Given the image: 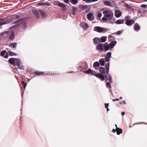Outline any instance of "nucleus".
<instances>
[{
    "instance_id": "1",
    "label": "nucleus",
    "mask_w": 147,
    "mask_h": 147,
    "mask_svg": "<svg viewBox=\"0 0 147 147\" xmlns=\"http://www.w3.org/2000/svg\"><path fill=\"white\" fill-rule=\"evenodd\" d=\"M105 68L104 67H100L99 69V71L100 73L105 75H109V70L110 64L109 63H106L105 65Z\"/></svg>"
},
{
    "instance_id": "2",
    "label": "nucleus",
    "mask_w": 147,
    "mask_h": 147,
    "mask_svg": "<svg viewBox=\"0 0 147 147\" xmlns=\"http://www.w3.org/2000/svg\"><path fill=\"white\" fill-rule=\"evenodd\" d=\"M113 16V12L111 11H110L107 14L104 15L103 17L102 18V20L104 21H106L108 18L109 20H111L112 19Z\"/></svg>"
},
{
    "instance_id": "3",
    "label": "nucleus",
    "mask_w": 147,
    "mask_h": 147,
    "mask_svg": "<svg viewBox=\"0 0 147 147\" xmlns=\"http://www.w3.org/2000/svg\"><path fill=\"white\" fill-rule=\"evenodd\" d=\"M94 30L98 32H105L107 31L106 29L99 26H95L94 29Z\"/></svg>"
},
{
    "instance_id": "4",
    "label": "nucleus",
    "mask_w": 147,
    "mask_h": 147,
    "mask_svg": "<svg viewBox=\"0 0 147 147\" xmlns=\"http://www.w3.org/2000/svg\"><path fill=\"white\" fill-rule=\"evenodd\" d=\"M104 44L100 43L96 46V49L99 51L100 52L103 51Z\"/></svg>"
},
{
    "instance_id": "5",
    "label": "nucleus",
    "mask_w": 147,
    "mask_h": 147,
    "mask_svg": "<svg viewBox=\"0 0 147 147\" xmlns=\"http://www.w3.org/2000/svg\"><path fill=\"white\" fill-rule=\"evenodd\" d=\"M94 75L99 78L101 81H103L105 79L104 76L103 74L101 73H98L97 74H94Z\"/></svg>"
},
{
    "instance_id": "6",
    "label": "nucleus",
    "mask_w": 147,
    "mask_h": 147,
    "mask_svg": "<svg viewBox=\"0 0 147 147\" xmlns=\"http://www.w3.org/2000/svg\"><path fill=\"white\" fill-rule=\"evenodd\" d=\"M111 52H108L105 57V62L106 63H109V59L111 57Z\"/></svg>"
},
{
    "instance_id": "7",
    "label": "nucleus",
    "mask_w": 147,
    "mask_h": 147,
    "mask_svg": "<svg viewBox=\"0 0 147 147\" xmlns=\"http://www.w3.org/2000/svg\"><path fill=\"white\" fill-rule=\"evenodd\" d=\"M1 55L6 59L9 56L8 52L5 50H3L1 52Z\"/></svg>"
},
{
    "instance_id": "8",
    "label": "nucleus",
    "mask_w": 147,
    "mask_h": 147,
    "mask_svg": "<svg viewBox=\"0 0 147 147\" xmlns=\"http://www.w3.org/2000/svg\"><path fill=\"white\" fill-rule=\"evenodd\" d=\"M16 62L15 63V64L18 67V68H19L20 69H22L21 68V67L20 66V65L21 63V61L20 59L18 58H16Z\"/></svg>"
},
{
    "instance_id": "9",
    "label": "nucleus",
    "mask_w": 147,
    "mask_h": 147,
    "mask_svg": "<svg viewBox=\"0 0 147 147\" xmlns=\"http://www.w3.org/2000/svg\"><path fill=\"white\" fill-rule=\"evenodd\" d=\"M87 19L90 20H93L94 19V17L93 15V14L91 13H89L87 15Z\"/></svg>"
},
{
    "instance_id": "10",
    "label": "nucleus",
    "mask_w": 147,
    "mask_h": 147,
    "mask_svg": "<svg viewBox=\"0 0 147 147\" xmlns=\"http://www.w3.org/2000/svg\"><path fill=\"white\" fill-rule=\"evenodd\" d=\"M117 41L115 40H114L112 41L111 42H110L109 45L110 47V51H111V49L114 47L117 44Z\"/></svg>"
},
{
    "instance_id": "11",
    "label": "nucleus",
    "mask_w": 147,
    "mask_h": 147,
    "mask_svg": "<svg viewBox=\"0 0 147 147\" xmlns=\"http://www.w3.org/2000/svg\"><path fill=\"white\" fill-rule=\"evenodd\" d=\"M135 23V21L133 20H127L125 23V24L128 26H130L132 24H134Z\"/></svg>"
},
{
    "instance_id": "12",
    "label": "nucleus",
    "mask_w": 147,
    "mask_h": 147,
    "mask_svg": "<svg viewBox=\"0 0 147 147\" xmlns=\"http://www.w3.org/2000/svg\"><path fill=\"white\" fill-rule=\"evenodd\" d=\"M110 49V47L109 45V44L107 42L104 43L103 50L105 51V52L108 51Z\"/></svg>"
},
{
    "instance_id": "13",
    "label": "nucleus",
    "mask_w": 147,
    "mask_h": 147,
    "mask_svg": "<svg viewBox=\"0 0 147 147\" xmlns=\"http://www.w3.org/2000/svg\"><path fill=\"white\" fill-rule=\"evenodd\" d=\"M80 25L85 30L88 28V24L87 23L84 22L81 23Z\"/></svg>"
},
{
    "instance_id": "14",
    "label": "nucleus",
    "mask_w": 147,
    "mask_h": 147,
    "mask_svg": "<svg viewBox=\"0 0 147 147\" xmlns=\"http://www.w3.org/2000/svg\"><path fill=\"white\" fill-rule=\"evenodd\" d=\"M39 11L42 18H45L46 17V14L41 9H40L39 10Z\"/></svg>"
},
{
    "instance_id": "15",
    "label": "nucleus",
    "mask_w": 147,
    "mask_h": 147,
    "mask_svg": "<svg viewBox=\"0 0 147 147\" xmlns=\"http://www.w3.org/2000/svg\"><path fill=\"white\" fill-rule=\"evenodd\" d=\"M16 58H10L8 60V62L10 64L13 65L15 64Z\"/></svg>"
},
{
    "instance_id": "16",
    "label": "nucleus",
    "mask_w": 147,
    "mask_h": 147,
    "mask_svg": "<svg viewBox=\"0 0 147 147\" xmlns=\"http://www.w3.org/2000/svg\"><path fill=\"white\" fill-rule=\"evenodd\" d=\"M93 42L95 45L97 44L98 42H100V38L95 37L93 39Z\"/></svg>"
},
{
    "instance_id": "17",
    "label": "nucleus",
    "mask_w": 147,
    "mask_h": 147,
    "mask_svg": "<svg viewBox=\"0 0 147 147\" xmlns=\"http://www.w3.org/2000/svg\"><path fill=\"white\" fill-rule=\"evenodd\" d=\"M121 15V13L119 10H116L115 11V16L117 18L120 17Z\"/></svg>"
},
{
    "instance_id": "18",
    "label": "nucleus",
    "mask_w": 147,
    "mask_h": 147,
    "mask_svg": "<svg viewBox=\"0 0 147 147\" xmlns=\"http://www.w3.org/2000/svg\"><path fill=\"white\" fill-rule=\"evenodd\" d=\"M134 30L138 31L139 30L140 28V27L137 23H135L134 25Z\"/></svg>"
},
{
    "instance_id": "19",
    "label": "nucleus",
    "mask_w": 147,
    "mask_h": 147,
    "mask_svg": "<svg viewBox=\"0 0 147 147\" xmlns=\"http://www.w3.org/2000/svg\"><path fill=\"white\" fill-rule=\"evenodd\" d=\"M33 13L36 16L37 18H39V15L38 11L34 9L32 10Z\"/></svg>"
},
{
    "instance_id": "20",
    "label": "nucleus",
    "mask_w": 147,
    "mask_h": 147,
    "mask_svg": "<svg viewBox=\"0 0 147 147\" xmlns=\"http://www.w3.org/2000/svg\"><path fill=\"white\" fill-rule=\"evenodd\" d=\"M7 51L8 55L9 54L10 56H16L17 55L16 53L12 52L10 49H8L7 50Z\"/></svg>"
},
{
    "instance_id": "21",
    "label": "nucleus",
    "mask_w": 147,
    "mask_h": 147,
    "mask_svg": "<svg viewBox=\"0 0 147 147\" xmlns=\"http://www.w3.org/2000/svg\"><path fill=\"white\" fill-rule=\"evenodd\" d=\"M93 72L94 73H96V71H93L90 69H89L86 71H84V72L86 73L87 74H92L94 75V74L93 73Z\"/></svg>"
},
{
    "instance_id": "22",
    "label": "nucleus",
    "mask_w": 147,
    "mask_h": 147,
    "mask_svg": "<svg viewBox=\"0 0 147 147\" xmlns=\"http://www.w3.org/2000/svg\"><path fill=\"white\" fill-rule=\"evenodd\" d=\"M94 67L96 70H98V68L97 69L96 68L100 66V64L98 61L95 62L93 65Z\"/></svg>"
},
{
    "instance_id": "23",
    "label": "nucleus",
    "mask_w": 147,
    "mask_h": 147,
    "mask_svg": "<svg viewBox=\"0 0 147 147\" xmlns=\"http://www.w3.org/2000/svg\"><path fill=\"white\" fill-rule=\"evenodd\" d=\"M124 6L126 7L127 9H130L132 11H134V9L130 6L127 3H124Z\"/></svg>"
},
{
    "instance_id": "24",
    "label": "nucleus",
    "mask_w": 147,
    "mask_h": 147,
    "mask_svg": "<svg viewBox=\"0 0 147 147\" xmlns=\"http://www.w3.org/2000/svg\"><path fill=\"white\" fill-rule=\"evenodd\" d=\"M107 38V37L106 36H104L101 37L100 38V42H101L102 43L105 42L106 41Z\"/></svg>"
},
{
    "instance_id": "25",
    "label": "nucleus",
    "mask_w": 147,
    "mask_h": 147,
    "mask_svg": "<svg viewBox=\"0 0 147 147\" xmlns=\"http://www.w3.org/2000/svg\"><path fill=\"white\" fill-rule=\"evenodd\" d=\"M99 62L101 66H104L105 65V60L104 58H102L99 60Z\"/></svg>"
},
{
    "instance_id": "26",
    "label": "nucleus",
    "mask_w": 147,
    "mask_h": 147,
    "mask_svg": "<svg viewBox=\"0 0 147 147\" xmlns=\"http://www.w3.org/2000/svg\"><path fill=\"white\" fill-rule=\"evenodd\" d=\"M38 5L40 6H49L51 4L49 3L42 2L38 3Z\"/></svg>"
},
{
    "instance_id": "27",
    "label": "nucleus",
    "mask_w": 147,
    "mask_h": 147,
    "mask_svg": "<svg viewBox=\"0 0 147 147\" xmlns=\"http://www.w3.org/2000/svg\"><path fill=\"white\" fill-rule=\"evenodd\" d=\"M104 78H105V80L106 81H107L108 80H109V82H111L112 81V78L111 76H107V75H105L104 76Z\"/></svg>"
},
{
    "instance_id": "28",
    "label": "nucleus",
    "mask_w": 147,
    "mask_h": 147,
    "mask_svg": "<svg viewBox=\"0 0 147 147\" xmlns=\"http://www.w3.org/2000/svg\"><path fill=\"white\" fill-rule=\"evenodd\" d=\"M125 20L124 19L121 20H117L116 22V23L117 24H123L124 23Z\"/></svg>"
},
{
    "instance_id": "29",
    "label": "nucleus",
    "mask_w": 147,
    "mask_h": 147,
    "mask_svg": "<svg viewBox=\"0 0 147 147\" xmlns=\"http://www.w3.org/2000/svg\"><path fill=\"white\" fill-rule=\"evenodd\" d=\"M23 19H24V18H23L19 19L18 20H17L14 22H13V24H16L19 23L20 24V23H21V22H22Z\"/></svg>"
},
{
    "instance_id": "30",
    "label": "nucleus",
    "mask_w": 147,
    "mask_h": 147,
    "mask_svg": "<svg viewBox=\"0 0 147 147\" xmlns=\"http://www.w3.org/2000/svg\"><path fill=\"white\" fill-rule=\"evenodd\" d=\"M78 11V9L77 7H73L72 8V11L73 14H75L76 12Z\"/></svg>"
},
{
    "instance_id": "31",
    "label": "nucleus",
    "mask_w": 147,
    "mask_h": 147,
    "mask_svg": "<svg viewBox=\"0 0 147 147\" xmlns=\"http://www.w3.org/2000/svg\"><path fill=\"white\" fill-rule=\"evenodd\" d=\"M15 37V34L13 32H12L11 34L9 37V38L10 40H13Z\"/></svg>"
},
{
    "instance_id": "32",
    "label": "nucleus",
    "mask_w": 147,
    "mask_h": 147,
    "mask_svg": "<svg viewBox=\"0 0 147 147\" xmlns=\"http://www.w3.org/2000/svg\"><path fill=\"white\" fill-rule=\"evenodd\" d=\"M58 6L63 8H65L66 7L65 4L59 1L58 3Z\"/></svg>"
},
{
    "instance_id": "33",
    "label": "nucleus",
    "mask_w": 147,
    "mask_h": 147,
    "mask_svg": "<svg viewBox=\"0 0 147 147\" xmlns=\"http://www.w3.org/2000/svg\"><path fill=\"white\" fill-rule=\"evenodd\" d=\"M70 2L73 5H75L78 2V0H70Z\"/></svg>"
},
{
    "instance_id": "34",
    "label": "nucleus",
    "mask_w": 147,
    "mask_h": 147,
    "mask_svg": "<svg viewBox=\"0 0 147 147\" xmlns=\"http://www.w3.org/2000/svg\"><path fill=\"white\" fill-rule=\"evenodd\" d=\"M17 44L16 42H14L13 43H11L9 45V47H12H12L13 48H16L17 47Z\"/></svg>"
},
{
    "instance_id": "35",
    "label": "nucleus",
    "mask_w": 147,
    "mask_h": 147,
    "mask_svg": "<svg viewBox=\"0 0 147 147\" xmlns=\"http://www.w3.org/2000/svg\"><path fill=\"white\" fill-rule=\"evenodd\" d=\"M104 3L105 5L107 6H110L111 5V3L107 1H104Z\"/></svg>"
},
{
    "instance_id": "36",
    "label": "nucleus",
    "mask_w": 147,
    "mask_h": 147,
    "mask_svg": "<svg viewBox=\"0 0 147 147\" xmlns=\"http://www.w3.org/2000/svg\"><path fill=\"white\" fill-rule=\"evenodd\" d=\"M34 74L36 75H40L44 74V72L42 71H36L34 72Z\"/></svg>"
},
{
    "instance_id": "37",
    "label": "nucleus",
    "mask_w": 147,
    "mask_h": 147,
    "mask_svg": "<svg viewBox=\"0 0 147 147\" xmlns=\"http://www.w3.org/2000/svg\"><path fill=\"white\" fill-rule=\"evenodd\" d=\"M118 130L117 131V134L118 135L120 134L122 132V129L120 128H118Z\"/></svg>"
},
{
    "instance_id": "38",
    "label": "nucleus",
    "mask_w": 147,
    "mask_h": 147,
    "mask_svg": "<svg viewBox=\"0 0 147 147\" xmlns=\"http://www.w3.org/2000/svg\"><path fill=\"white\" fill-rule=\"evenodd\" d=\"M21 84L23 85V86L24 87V89H25L27 85L26 83L24 81H22L21 82Z\"/></svg>"
},
{
    "instance_id": "39",
    "label": "nucleus",
    "mask_w": 147,
    "mask_h": 147,
    "mask_svg": "<svg viewBox=\"0 0 147 147\" xmlns=\"http://www.w3.org/2000/svg\"><path fill=\"white\" fill-rule=\"evenodd\" d=\"M109 82H107L106 83V86L107 88L110 89L111 88V86Z\"/></svg>"
},
{
    "instance_id": "40",
    "label": "nucleus",
    "mask_w": 147,
    "mask_h": 147,
    "mask_svg": "<svg viewBox=\"0 0 147 147\" xmlns=\"http://www.w3.org/2000/svg\"><path fill=\"white\" fill-rule=\"evenodd\" d=\"M59 1H54L53 2V4L55 5H58V3Z\"/></svg>"
},
{
    "instance_id": "41",
    "label": "nucleus",
    "mask_w": 147,
    "mask_h": 147,
    "mask_svg": "<svg viewBox=\"0 0 147 147\" xmlns=\"http://www.w3.org/2000/svg\"><path fill=\"white\" fill-rule=\"evenodd\" d=\"M130 17L129 16H127L125 17V19H124L125 21V22L127 21V20H130Z\"/></svg>"
},
{
    "instance_id": "42",
    "label": "nucleus",
    "mask_w": 147,
    "mask_h": 147,
    "mask_svg": "<svg viewBox=\"0 0 147 147\" xmlns=\"http://www.w3.org/2000/svg\"><path fill=\"white\" fill-rule=\"evenodd\" d=\"M64 1L65 3L68 4L70 5H71V4L69 3V0H64Z\"/></svg>"
},
{
    "instance_id": "43",
    "label": "nucleus",
    "mask_w": 147,
    "mask_h": 147,
    "mask_svg": "<svg viewBox=\"0 0 147 147\" xmlns=\"http://www.w3.org/2000/svg\"><path fill=\"white\" fill-rule=\"evenodd\" d=\"M23 28L24 30L27 28V24L26 23H24V24Z\"/></svg>"
},
{
    "instance_id": "44",
    "label": "nucleus",
    "mask_w": 147,
    "mask_h": 147,
    "mask_svg": "<svg viewBox=\"0 0 147 147\" xmlns=\"http://www.w3.org/2000/svg\"><path fill=\"white\" fill-rule=\"evenodd\" d=\"M84 1L87 3H91V0H83Z\"/></svg>"
},
{
    "instance_id": "45",
    "label": "nucleus",
    "mask_w": 147,
    "mask_h": 147,
    "mask_svg": "<svg viewBox=\"0 0 147 147\" xmlns=\"http://www.w3.org/2000/svg\"><path fill=\"white\" fill-rule=\"evenodd\" d=\"M122 33V32L121 31H117L116 33V34L117 35H119L121 34Z\"/></svg>"
},
{
    "instance_id": "46",
    "label": "nucleus",
    "mask_w": 147,
    "mask_h": 147,
    "mask_svg": "<svg viewBox=\"0 0 147 147\" xmlns=\"http://www.w3.org/2000/svg\"><path fill=\"white\" fill-rule=\"evenodd\" d=\"M109 12V11H103V14L106 15V14H107V13H108Z\"/></svg>"
},
{
    "instance_id": "47",
    "label": "nucleus",
    "mask_w": 147,
    "mask_h": 147,
    "mask_svg": "<svg viewBox=\"0 0 147 147\" xmlns=\"http://www.w3.org/2000/svg\"><path fill=\"white\" fill-rule=\"evenodd\" d=\"M142 8H146L147 7V5H142L141 6Z\"/></svg>"
},
{
    "instance_id": "48",
    "label": "nucleus",
    "mask_w": 147,
    "mask_h": 147,
    "mask_svg": "<svg viewBox=\"0 0 147 147\" xmlns=\"http://www.w3.org/2000/svg\"><path fill=\"white\" fill-rule=\"evenodd\" d=\"M102 14L100 12L98 14V17L99 18H100V17H101L102 16Z\"/></svg>"
},
{
    "instance_id": "49",
    "label": "nucleus",
    "mask_w": 147,
    "mask_h": 147,
    "mask_svg": "<svg viewBox=\"0 0 147 147\" xmlns=\"http://www.w3.org/2000/svg\"><path fill=\"white\" fill-rule=\"evenodd\" d=\"M6 24V23L5 22H0V26L5 24Z\"/></svg>"
},
{
    "instance_id": "50",
    "label": "nucleus",
    "mask_w": 147,
    "mask_h": 147,
    "mask_svg": "<svg viewBox=\"0 0 147 147\" xmlns=\"http://www.w3.org/2000/svg\"><path fill=\"white\" fill-rule=\"evenodd\" d=\"M115 18H114V19H111V22L112 24H113L114 22L115 21Z\"/></svg>"
},
{
    "instance_id": "51",
    "label": "nucleus",
    "mask_w": 147,
    "mask_h": 147,
    "mask_svg": "<svg viewBox=\"0 0 147 147\" xmlns=\"http://www.w3.org/2000/svg\"><path fill=\"white\" fill-rule=\"evenodd\" d=\"M105 108L108 107L109 106V104L108 103H105Z\"/></svg>"
},
{
    "instance_id": "52",
    "label": "nucleus",
    "mask_w": 147,
    "mask_h": 147,
    "mask_svg": "<svg viewBox=\"0 0 147 147\" xmlns=\"http://www.w3.org/2000/svg\"><path fill=\"white\" fill-rule=\"evenodd\" d=\"M18 26V25H14L13 26H12V27H11L10 28H16V27H17Z\"/></svg>"
},
{
    "instance_id": "53",
    "label": "nucleus",
    "mask_w": 147,
    "mask_h": 147,
    "mask_svg": "<svg viewBox=\"0 0 147 147\" xmlns=\"http://www.w3.org/2000/svg\"><path fill=\"white\" fill-rule=\"evenodd\" d=\"M80 7H82L83 6V8L84 9H85L86 8V7L85 6H84L83 5H80Z\"/></svg>"
},
{
    "instance_id": "54",
    "label": "nucleus",
    "mask_w": 147,
    "mask_h": 147,
    "mask_svg": "<svg viewBox=\"0 0 147 147\" xmlns=\"http://www.w3.org/2000/svg\"><path fill=\"white\" fill-rule=\"evenodd\" d=\"M4 34V33L3 32H2L0 33V35L1 36H3Z\"/></svg>"
},
{
    "instance_id": "55",
    "label": "nucleus",
    "mask_w": 147,
    "mask_h": 147,
    "mask_svg": "<svg viewBox=\"0 0 147 147\" xmlns=\"http://www.w3.org/2000/svg\"><path fill=\"white\" fill-rule=\"evenodd\" d=\"M119 100V99H118V98H117V99H113V101H114Z\"/></svg>"
},
{
    "instance_id": "56",
    "label": "nucleus",
    "mask_w": 147,
    "mask_h": 147,
    "mask_svg": "<svg viewBox=\"0 0 147 147\" xmlns=\"http://www.w3.org/2000/svg\"><path fill=\"white\" fill-rule=\"evenodd\" d=\"M125 114V113L124 112H122L121 113V115L123 116Z\"/></svg>"
},
{
    "instance_id": "57",
    "label": "nucleus",
    "mask_w": 147,
    "mask_h": 147,
    "mask_svg": "<svg viewBox=\"0 0 147 147\" xmlns=\"http://www.w3.org/2000/svg\"><path fill=\"white\" fill-rule=\"evenodd\" d=\"M112 131L114 133H115L116 131V130L113 129V130Z\"/></svg>"
},
{
    "instance_id": "58",
    "label": "nucleus",
    "mask_w": 147,
    "mask_h": 147,
    "mask_svg": "<svg viewBox=\"0 0 147 147\" xmlns=\"http://www.w3.org/2000/svg\"><path fill=\"white\" fill-rule=\"evenodd\" d=\"M14 69H16V70H17V69H19V68H18V67H15L14 68Z\"/></svg>"
},
{
    "instance_id": "59",
    "label": "nucleus",
    "mask_w": 147,
    "mask_h": 147,
    "mask_svg": "<svg viewBox=\"0 0 147 147\" xmlns=\"http://www.w3.org/2000/svg\"><path fill=\"white\" fill-rule=\"evenodd\" d=\"M107 108V112L108 111H109V109L108 108V107L107 108Z\"/></svg>"
},
{
    "instance_id": "60",
    "label": "nucleus",
    "mask_w": 147,
    "mask_h": 147,
    "mask_svg": "<svg viewBox=\"0 0 147 147\" xmlns=\"http://www.w3.org/2000/svg\"><path fill=\"white\" fill-rule=\"evenodd\" d=\"M16 18H19V16L18 15H17L16 17Z\"/></svg>"
},
{
    "instance_id": "61",
    "label": "nucleus",
    "mask_w": 147,
    "mask_h": 147,
    "mask_svg": "<svg viewBox=\"0 0 147 147\" xmlns=\"http://www.w3.org/2000/svg\"><path fill=\"white\" fill-rule=\"evenodd\" d=\"M73 72V71H71L70 72H67V73H72Z\"/></svg>"
},
{
    "instance_id": "62",
    "label": "nucleus",
    "mask_w": 147,
    "mask_h": 147,
    "mask_svg": "<svg viewBox=\"0 0 147 147\" xmlns=\"http://www.w3.org/2000/svg\"><path fill=\"white\" fill-rule=\"evenodd\" d=\"M3 20V18H0V21H2V20Z\"/></svg>"
},
{
    "instance_id": "63",
    "label": "nucleus",
    "mask_w": 147,
    "mask_h": 147,
    "mask_svg": "<svg viewBox=\"0 0 147 147\" xmlns=\"http://www.w3.org/2000/svg\"><path fill=\"white\" fill-rule=\"evenodd\" d=\"M115 126H116V128L117 129H118V128L117 127V125L116 124H115Z\"/></svg>"
},
{
    "instance_id": "64",
    "label": "nucleus",
    "mask_w": 147,
    "mask_h": 147,
    "mask_svg": "<svg viewBox=\"0 0 147 147\" xmlns=\"http://www.w3.org/2000/svg\"><path fill=\"white\" fill-rule=\"evenodd\" d=\"M122 103H124V104H125V101H123Z\"/></svg>"
}]
</instances>
